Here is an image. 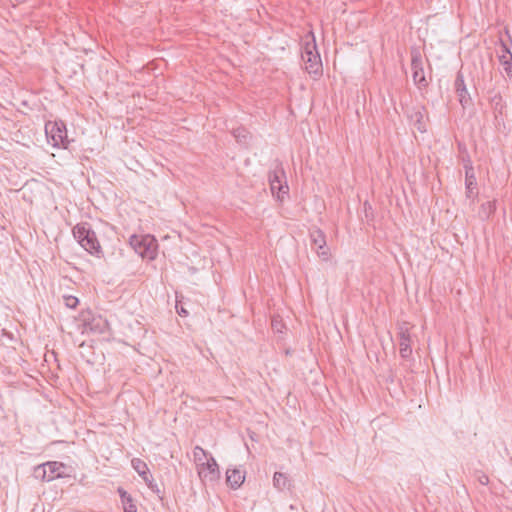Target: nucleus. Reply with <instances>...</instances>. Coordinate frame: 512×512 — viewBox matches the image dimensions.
I'll return each instance as SVG.
<instances>
[{"label": "nucleus", "mask_w": 512, "mask_h": 512, "mask_svg": "<svg viewBox=\"0 0 512 512\" xmlns=\"http://www.w3.org/2000/svg\"><path fill=\"white\" fill-rule=\"evenodd\" d=\"M74 238L90 254L100 257L103 255L102 247L94 230L86 222L78 223L72 229Z\"/></svg>", "instance_id": "f257e3e1"}, {"label": "nucleus", "mask_w": 512, "mask_h": 512, "mask_svg": "<svg viewBox=\"0 0 512 512\" xmlns=\"http://www.w3.org/2000/svg\"><path fill=\"white\" fill-rule=\"evenodd\" d=\"M301 58L304 62V69L309 74H314L316 76L322 74V61L313 35L311 39L304 42Z\"/></svg>", "instance_id": "f03ea898"}, {"label": "nucleus", "mask_w": 512, "mask_h": 512, "mask_svg": "<svg viewBox=\"0 0 512 512\" xmlns=\"http://www.w3.org/2000/svg\"><path fill=\"white\" fill-rule=\"evenodd\" d=\"M78 320L83 334H104L109 329L107 319L90 309L81 311Z\"/></svg>", "instance_id": "7ed1b4c3"}, {"label": "nucleus", "mask_w": 512, "mask_h": 512, "mask_svg": "<svg viewBox=\"0 0 512 512\" xmlns=\"http://www.w3.org/2000/svg\"><path fill=\"white\" fill-rule=\"evenodd\" d=\"M131 247L142 258L154 260L157 256V241L151 235H132L129 239Z\"/></svg>", "instance_id": "20e7f679"}, {"label": "nucleus", "mask_w": 512, "mask_h": 512, "mask_svg": "<svg viewBox=\"0 0 512 512\" xmlns=\"http://www.w3.org/2000/svg\"><path fill=\"white\" fill-rule=\"evenodd\" d=\"M45 133L54 147L68 148L70 141L68 140L66 125L63 121H48L45 124Z\"/></svg>", "instance_id": "39448f33"}, {"label": "nucleus", "mask_w": 512, "mask_h": 512, "mask_svg": "<svg viewBox=\"0 0 512 512\" xmlns=\"http://www.w3.org/2000/svg\"><path fill=\"white\" fill-rule=\"evenodd\" d=\"M268 180L272 194L276 195L278 200H283L284 196L289 192V187L286 182V174L283 167L281 165H277L273 171H270Z\"/></svg>", "instance_id": "423d86ee"}, {"label": "nucleus", "mask_w": 512, "mask_h": 512, "mask_svg": "<svg viewBox=\"0 0 512 512\" xmlns=\"http://www.w3.org/2000/svg\"><path fill=\"white\" fill-rule=\"evenodd\" d=\"M411 70L413 81L418 89H426L429 86V81L425 76L422 55L416 48L411 50Z\"/></svg>", "instance_id": "0eeeda50"}, {"label": "nucleus", "mask_w": 512, "mask_h": 512, "mask_svg": "<svg viewBox=\"0 0 512 512\" xmlns=\"http://www.w3.org/2000/svg\"><path fill=\"white\" fill-rule=\"evenodd\" d=\"M198 475L203 483H214L220 479V470L214 457L203 463V466L197 467Z\"/></svg>", "instance_id": "6e6552de"}, {"label": "nucleus", "mask_w": 512, "mask_h": 512, "mask_svg": "<svg viewBox=\"0 0 512 512\" xmlns=\"http://www.w3.org/2000/svg\"><path fill=\"white\" fill-rule=\"evenodd\" d=\"M410 329L411 326L408 322L398 324L399 352L404 359L409 358L412 354Z\"/></svg>", "instance_id": "1a4fd4ad"}, {"label": "nucleus", "mask_w": 512, "mask_h": 512, "mask_svg": "<svg viewBox=\"0 0 512 512\" xmlns=\"http://www.w3.org/2000/svg\"><path fill=\"white\" fill-rule=\"evenodd\" d=\"M310 239L312 248L316 251L317 255L327 261L330 257V252L326 244L324 232L319 228L312 229L310 231Z\"/></svg>", "instance_id": "9d476101"}, {"label": "nucleus", "mask_w": 512, "mask_h": 512, "mask_svg": "<svg viewBox=\"0 0 512 512\" xmlns=\"http://www.w3.org/2000/svg\"><path fill=\"white\" fill-rule=\"evenodd\" d=\"M455 91L458 95L459 102L463 108H466L467 106L472 104V99L467 91L464 76L461 72L457 73L456 79H455Z\"/></svg>", "instance_id": "9b49d317"}, {"label": "nucleus", "mask_w": 512, "mask_h": 512, "mask_svg": "<svg viewBox=\"0 0 512 512\" xmlns=\"http://www.w3.org/2000/svg\"><path fill=\"white\" fill-rule=\"evenodd\" d=\"M47 465V472H48V480L53 481L58 478H66L70 477V474L65 473L64 469L66 468V465L62 462L58 461H48L46 462Z\"/></svg>", "instance_id": "f8f14e48"}, {"label": "nucleus", "mask_w": 512, "mask_h": 512, "mask_svg": "<svg viewBox=\"0 0 512 512\" xmlns=\"http://www.w3.org/2000/svg\"><path fill=\"white\" fill-rule=\"evenodd\" d=\"M489 103L493 112L495 114V118L498 116H503L506 110V103L503 100V97L499 92L489 91Z\"/></svg>", "instance_id": "ddd939ff"}, {"label": "nucleus", "mask_w": 512, "mask_h": 512, "mask_svg": "<svg viewBox=\"0 0 512 512\" xmlns=\"http://www.w3.org/2000/svg\"><path fill=\"white\" fill-rule=\"evenodd\" d=\"M502 54L499 56V61L508 77H512V53L507 44L500 39Z\"/></svg>", "instance_id": "4468645a"}, {"label": "nucleus", "mask_w": 512, "mask_h": 512, "mask_svg": "<svg viewBox=\"0 0 512 512\" xmlns=\"http://www.w3.org/2000/svg\"><path fill=\"white\" fill-rule=\"evenodd\" d=\"M245 480V475L239 469H228L226 472L227 485L232 489L239 488Z\"/></svg>", "instance_id": "2eb2a0df"}, {"label": "nucleus", "mask_w": 512, "mask_h": 512, "mask_svg": "<svg viewBox=\"0 0 512 512\" xmlns=\"http://www.w3.org/2000/svg\"><path fill=\"white\" fill-rule=\"evenodd\" d=\"M117 492L121 498L123 512H137V506L134 503L132 496L122 487H119Z\"/></svg>", "instance_id": "dca6fc26"}, {"label": "nucleus", "mask_w": 512, "mask_h": 512, "mask_svg": "<svg viewBox=\"0 0 512 512\" xmlns=\"http://www.w3.org/2000/svg\"><path fill=\"white\" fill-rule=\"evenodd\" d=\"M273 486L279 491L290 489L292 484L288 475L282 472H275L273 476Z\"/></svg>", "instance_id": "f3484780"}, {"label": "nucleus", "mask_w": 512, "mask_h": 512, "mask_svg": "<svg viewBox=\"0 0 512 512\" xmlns=\"http://www.w3.org/2000/svg\"><path fill=\"white\" fill-rule=\"evenodd\" d=\"M425 112H426L425 108L420 107L410 114L411 121L414 122V125L416 126L417 130L420 132L426 131V124L424 122Z\"/></svg>", "instance_id": "a211bd4d"}, {"label": "nucleus", "mask_w": 512, "mask_h": 512, "mask_svg": "<svg viewBox=\"0 0 512 512\" xmlns=\"http://www.w3.org/2000/svg\"><path fill=\"white\" fill-rule=\"evenodd\" d=\"M208 455V452L201 446H195L193 449V457L196 466H203V463L209 459Z\"/></svg>", "instance_id": "6ab92c4d"}, {"label": "nucleus", "mask_w": 512, "mask_h": 512, "mask_svg": "<svg viewBox=\"0 0 512 512\" xmlns=\"http://www.w3.org/2000/svg\"><path fill=\"white\" fill-rule=\"evenodd\" d=\"M131 464L135 471L142 477V479L147 478L149 469L147 464L143 460H141L140 458H133L131 460Z\"/></svg>", "instance_id": "aec40b11"}, {"label": "nucleus", "mask_w": 512, "mask_h": 512, "mask_svg": "<svg viewBox=\"0 0 512 512\" xmlns=\"http://www.w3.org/2000/svg\"><path fill=\"white\" fill-rule=\"evenodd\" d=\"M496 210L494 201H487L483 203L479 210V216L481 219H488Z\"/></svg>", "instance_id": "412c9836"}, {"label": "nucleus", "mask_w": 512, "mask_h": 512, "mask_svg": "<svg viewBox=\"0 0 512 512\" xmlns=\"http://www.w3.org/2000/svg\"><path fill=\"white\" fill-rule=\"evenodd\" d=\"M232 134L239 143H246V141L251 137L249 131L244 127L233 129Z\"/></svg>", "instance_id": "4be33fe9"}, {"label": "nucleus", "mask_w": 512, "mask_h": 512, "mask_svg": "<svg viewBox=\"0 0 512 512\" xmlns=\"http://www.w3.org/2000/svg\"><path fill=\"white\" fill-rule=\"evenodd\" d=\"M46 463L40 464L34 469V477L41 482H49Z\"/></svg>", "instance_id": "5701e85b"}, {"label": "nucleus", "mask_w": 512, "mask_h": 512, "mask_svg": "<svg viewBox=\"0 0 512 512\" xmlns=\"http://www.w3.org/2000/svg\"><path fill=\"white\" fill-rule=\"evenodd\" d=\"M63 299H64V303H65L66 307L71 308V309L76 308L77 305L79 304L78 298L75 296H72V295L64 296Z\"/></svg>", "instance_id": "b1692460"}, {"label": "nucleus", "mask_w": 512, "mask_h": 512, "mask_svg": "<svg viewBox=\"0 0 512 512\" xmlns=\"http://www.w3.org/2000/svg\"><path fill=\"white\" fill-rule=\"evenodd\" d=\"M147 486L156 493H160V489L156 483L153 481V477L150 473L147 474V478L143 479Z\"/></svg>", "instance_id": "393cba45"}, {"label": "nucleus", "mask_w": 512, "mask_h": 512, "mask_svg": "<svg viewBox=\"0 0 512 512\" xmlns=\"http://www.w3.org/2000/svg\"><path fill=\"white\" fill-rule=\"evenodd\" d=\"M475 477L477 479V481L481 484V485H488L489 484V477L487 474H485L484 472L482 471H476L475 472Z\"/></svg>", "instance_id": "a878e982"}, {"label": "nucleus", "mask_w": 512, "mask_h": 512, "mask_svg": "<svg viewBox=\"0 0 512 512\" xmlns=\"http://www.w3.org/2000/svg\"><path fill=\"white\" fill-rule=\"evenodd\" d=\"M176 311L178 313L179 316L181 317H186L188 316V311L181 305V301L180 300H176Z\"/></svg>", "instance_id": "bb28decb"}, {"label": "nucleus", "mask_w": 512, "mask_h": 512, "mask_svg": "<svg viewBox=\"0 0 512 512\" xmlns=\"http://www.w3.org/2000/svg\"><path fill=\"white\" fill-rule=\"evenodd\" d=\"M465 179H476L473 167H467V169H465Z\"/></svg>", "instance_id": "cd10ccee"}, {"label": "nucleus", "mask_w": 512, "mask_h": 512, "mask_svg": "<svg viewBox=\"0 0 512 512\" xmlns=\"http://www.w3.org/2000/svg\"><path fill=\"white\" fill-rule=\"evenodd\" d=\"M467 193L471 192L472 186L476 185V179H465Z\"/></svg>", "instance_id": "c85d7f7f"}, {"label": "nucleus", "mask_w": 512, "mask_h": 512, "mask_svg": "<svg viewBox=\"0 0 512 512\" xmlns=\"http://www.w3.org/2000/svg\"><path fill=\"white\" fill-rule=\"evenodd\" d=\"M463 164H464V169H467V167H473L472 161L469 156H467L466 158H463Z\"/></svg>", "instance_id": "c756f323"}]
</instances>
